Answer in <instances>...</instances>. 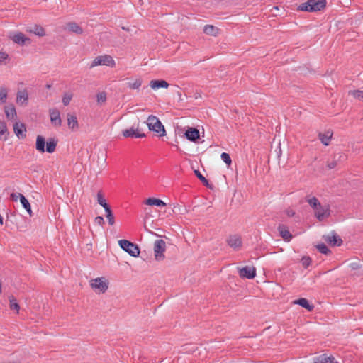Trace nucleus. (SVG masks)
I'll return each instance as SVG.
<instances>
[{"instance_id":"39448f33","label":"nucleus","mask_w":363,"mask_h":363,"mask_svg":"<svg viewBox=\"0 0 363 363\" xmlns=\"http://www.w3.org/2000/svg\"><path fill=\"white\" fill-rule=\"evenodd\" d=\"M118 245L121 249L128 252L130 256L134 257L139 256L140 248L136 244L127 240H120Z\"/></svg>"},{"instance_id":"2eb2a0df","label":"nucleus","mask_w":363,"mask_h":363,"mask_svg":"<svg viewBox=\"0 0 363 363\" xmlns=\"http://www.w3.org/2000/svg\"><path fill=\"white\" fill-rule=\"evenodd\" d=\"M228 245L234 250H238L242 245V240L240 236L237 235H231L227 240Z\"/></svg>"},{"instance_id":"49530a36","label":"nucleus","mask_w":363,"mask_h":363,"mask_svg":"<svg viewBox=\"0 0 363 363\" xmlns=\"http://www.w3.org/2000/svg\"><path fill=\"white\" fill-rule=\"evenodd\" d=\"M201 182H202V184L206 186V187H209L211 189H212V186L209 184L208 181L205 178L203 177Z\"/></svg>"},{"instance_id":"0eeeda50","label":"nucleus","mask_w":363,"mask_h":363,"mask_svg":"<svg viewBox=\"0 0 363 363\" xmlns=\"http://www.w3.org/2000/svg\"><path fill=\"white\" fill-rule=\"evenodd\" d=\"M99 65L111 66V67H115L116 63L111 55H104L95 57L90 65V68Z\"/></svg>"},{"instance_id":"dca6fc26","label":"nucleus","mask_w":363,"mask_h":363,"mask_svg":"<svg viewBox=\"0 0 363 363\" xmlns=\"http://www.w3.org/2000/svg\"><path fill=\"white\" fill-rule=\"evenodd\" d=\"M50 121L55 126L61 125V118L60 111L57 108L50 109Z\"/></svg>"},{"instance_id":"6e6552de","label":"nucleus","mask_w":363,"mask_h":363,"mask_svg":"<svg viewBox=\"0 0 363 363\" xmlns=\"http://www.w3.org/2000/svg\"><path fill=\"white\" fill-rule=\"evenodd\" d=\"M166 250V242L163 240H157L154 243V254L157 261H161L164 259V252Z\"/></svg>"},{"instance_id":"79ce46f5","label":"nucleus","mask_w":363,"mask_h":363,"mask_svg":"<svg viewBox=\"0 0 363 363\" xmlns=\"http://www.w3.org/2000/svg\"><path fill=\"white\" fill-rule=\"evenodd\" d=\"M350 267L352 270H357L362 267V265L360 264L359 262H354L350 264Z\"/></svg>"},{"instance_id":"9b49d317","label":"nucleus","mask_w":363,"mask_h":363,"mask_svg":"<svg viewBox=\"0 0 363 363\" xmlns=\"http://www.w3.org/2000/svg\"><path fill=\"white\" fill-rule=\"evenodd\" d=\"M13 131L19 139H24L26 137V128L23 123L16 122L13 124Z\"/></svg>"},{"instance_id":"a18cd8bd","label":"nucleus","mask_w":363,"mask_h":363,"mask_svg":"<svg viewBox=\"0 0 363 363\" xmlns=\"http://www.w3.org/2000/svg\"><path fill=\"white\" fill-rule=\"evenodd\" d=\"M9 57L8 54H6L4 52H0V62H4L5 60H6Z\"/></svg>"},{"instance_id":"ea45409f","label":"nucleus","mask_w":363,"mask_h":363,"mask_svg":"<svg viewBox=\"0 0 363 363\" xmlns=\"http://www.w3.org/2000/svg\"><path fill=\"white\" fill-rule=\"evenodd\" d=\"M301 262L302 264V266L306 269L308 268L311 264V259L309 257H303L301 260Z\"/></svg>"},{"instance_id":"5fc2aeb1","label":"nucleus","mask_w":363,"mask_h":363,"mask_svg":"<svg viewBox=\"0 0 363 363\" xmlns=\"http://www.w3.org/2000/svg\"><path fill=\"white\" fill-rule=\"evenodd\" d=\"M289 216H293V215H294V212L290 213H289Z\"/></svg>"},{"instance_id":"c03bdc74","label":"nucleus","mask_w":363,"mask_h":363,"mask_svg":"<svg viewBox=\"0 0 363 363\" xmlns=\"http://www.w3.org/2000/svg\"><path fill=\"white\" fill-rule=\"evenodd\" d=\"M95 223L99 225H102L104 223V220L102 216H97L94 220Z\"/></svg>"},{"instance_id":"603ef678","label":"nucleus","mask_w":363,"mask_h":363,"mask_svg":"<svg viewBox=\"0 0 363 363\" xmlns=\"http://www.w3.org/2000/svg\"><path fill=\"white\" fill-rule=\"evenodd\" d=\"M3 220H4V218H3L2 216L0 214V225H3Z\"/></svg>"},{"instance_id":"473e14b6","label":"nucleus","mask_w":363,"mask_h":363,"mask_svg":"<svg viewBox=\"0 0 363 363\" xmlns=\"http://www.w3.org/2000/svg\"><path fill=\"white\" fill-rule=\"evenodd\" d=\"M348 94L352 96L354 98L363 101V91L362 90H350Z\"/></svg>"},{"instance_id":"a19ab883","label":"nucleus","mask_w":363,"mask_h":363,"mask_svg":"<svg viewBox=\"0 0 363 363\" xmlns=\"http://www.w3.org/2000/svg\"><path fill=\"white\" fill-rule=\"evenodd\" d=\"M97 101L99 103H104L106 101V94L104 91L99 92L96 95Z\"/></svg>"},{"instance_id":"3c124183","label":"nucleus","mask_w":363,"mask_h":363,"mask_svg":"<svg viewBox=\"0 0 363 363\" xmlns=\"http://www.w3.org/2000/svg\"><path fill=\"white\" fill-rule=\"evenodd\" d=\"M18 198H19V194H15V193H11V199L14 201H16L18 200Z\"/></svg>"},{"instance_id":"e433bc0d","label":"nucleus","mask_w":363,"mask_h":363,"mask_svg":"<svg viewBox=\"0 0 363 363\" xmlns=\"http://www.w3.org/2000/svg\"><path fill=\"white\" fill-rule=\"evenodd\" d=\"M7 98V89L4 87L0 88V103L4 104L6 102Z\"/></svg>"},{"instance_id":"423d86ee","label":"nucleus","mask_w":363,"mask_h":363,"mask_svg":"<svg viewBox=\"0 0 363 363\" xmlns=\"http://www.w3.org/2000/svg\"><path fill=\"white\" fill-rule=\"evenodd\" d=\"M109 282L104 277H98L90 281V285L97 293H105L108 288Z\"/></svg>"},{"instance_id":"f704fd0d","label":"nucleus","mask_w":363,"mask_h":363,"mask_svg":"<svg viewBox=\"0 0 363 363\" xmlns=\"http://www.w3.org/2000/svg\"><path fill=\"white\" fill-rule=\"evenodd\" d=\"M9 302H10V308L11 310L16 311V312L18 313L20 306H19V304L17 303L16 299L13 296L9 297Z\"/></svg>"},{"instance_id":"c85d7f7f","label":"nucleus","mask_w":363,"mask_h":363,"mask_svg":"<svg viewBox=\"0 0 363 363\" xmlns=\"http://www.w3.org/2000/svg\"><path fill=\"white\" fill-rule=\"evenodd\" d=\"M19 199L23 207L26 210L30 216H32L31 206L28 199L21 194H19Z\"/></svg>"},{"instance_id":"20e7f679","label":"nucleus","mask_w":363,"mask_h":363,"mask_svg":"<svg viewBox=\"0 0 363 363\" xmlns=\"http://www.w3.org/2000/svg\"><path fill=\"white\" fill-rule=\"evenodd\" d=\"M147 125L150 130L157 133L160 137L165 135L164 127L156 116H150L147 120Z\"/></svg>"},{"instance_id":"2f4dec72","label":"nucleus","mask_w":363,"mask_h":363,"mask_svg":"<svg viewBox=\"0 0 363 363\" xmlns=\"http://www.w3.org/2000/svg\"><path fill=\"white\" fill-rule=\"evenodd\" d=\"M97 202L104 208V210H106V208L110 207V206L106 203V201L104 198V196L101 191H99L97 194Z\"/></svg>"},{"instance_id":"5701e85b","label":"nucleus","mask_w":363,"mask_h":363,"mask_svg":"<svg viewBox=\"0 0 363 363\" xmlns=\"http://www.w3.org/2000/svg\"><path fill=\"white\" fill-rule=\"evenodd\" d=\"M5 114L9 120H13L16 117V111L13 105H8L4 107Z\"/></svg>"},{"instance_id":"72a5a7b5","label":"nucleus","mask_w":363,"mask_h":363,"mask_svg":"<svg viewBox=\"0 0 363 363\" xmlns=\"http://www.w3.org/2000/svg\"><path fill=\"white\" fill-rule=\"evenodd\" d=\"M105 212L106 213V218L108 220V224L110 225H113L115 223V220H114V216L112 213V210H111V207L106 208Z\"/></svg>"},{"instance_id":"58836bf2","label":"nucleus","mask_w":363,"mask_h":363,"mask_svg":"<svg viewBox=\"0 0 363 363\" xmlns=\"http://www.w3.org/2000/svg\"><path fill=\"white\" fill-rule=\"evenodd\" d=\"M220 157L222 160L228 165H230L232 163L231 158L230 157V155L226 152H223L220 155Z\"/></svg>"},{"instance_id":"f257e3e1","label":"nucleus","mask_w":363,"mask_h":363,"mask_svg":"<svg viewBox=\"0 0 363 363\" xmlns=\"http://www.w3.org/2000/svg\"><path fill=\"white\" fill-rule=\"evenodd\" d=\"M306 201L314 210L315 217L319 220L323 221L324 219L330 217V210L329 205H321L318 199L315 196H307Z\"/></svg>"},{"instance_id":"c756f323","label":"nucleus","mask_w":363,"mask_h":363,"mask_svg":"<svg viewBox=\"0 0 363 363\" xmlns=\"http://www.w3.org/2000/svg\"><path fill=\"white\" fill-rule=\"evenodd\" d=\"M145 203L149 206H156L159 207H163L166 206V203L162 200L157 198H148L145 201Z\"/></svg>"},{"instance_id":"cd10ccee","label":"nucleus","mask_w":363,"mask_h":363,"mask_svg":"<svg viewBox=\"0 0 363 363\" xmlns=\"http://www.w3.org/2000/svg\"><path fill=\"white\" fill-rule=\"evenodd\" d=\"M219 29L213 25H206L203 28V33L211 36H217Z\"/></svg>"},{"instance_id":"09e8293b","label":"nucleus","mask_w":363,"mask_h":363,"mask_svg":"<svg viewBox=\"0 0 363 363\" xmlns=\"http://www.w3.org/2000/svg\"><path fill=\"white\" fill-rule=\"evenodd\" d=\"M201 182H202V184L206 186V187H209L211 189H212V186L209 184L208 181L205 178L203 177Z\"/></svg>"},{"instance_id":"c9c22d12","label":"nucleus","mask_w":363,"mask_h":363,"mask_svg":"<svg viewBox=\"0 0 363 363\" xmlns=\"http://www.w3.org/2000/svg\"><path fill=\"white\" fill-rule=\"evenodd\" d=\"M316 248L322 254L328 255L330 253V250L324 243L317 245Z\"/></svg>"},{"instance_id":"4468645a","label":"nucleus","mask_w":363,"mask_h":363,"mask_svg":"<svg viewBox=\"0 0 363 363\" xmlns=\"http://www.w3.org/2000/svg\"><path fill=\"white\" fill-rule=\"evenodd\" d=\"M123 135L125 138H144L145 136V135L144 133H139L138 129L134 128V127H131L129 129L123 130Z\"/></svg>"},{"instance_id":"a878e982","label":"nucleus","mask_w":363,"mask_h":363,"mask_svg":"<svg viewBox=\"0 0 363 363\" xmlns=\"http://www.w3.org/2000/svg\"><path fill=\"white\" fill-rule=\"evenodd\" d=\"M28 101V94L26 90L19 91L17 93L16 101L17 103H21V104H27Z\"/></svg>"},{"instance_id":"6e6d98bb","label":"nucleus","mask_w":363,"mask_h":363,"mask_svg":"<svg viewBox=\"0 0 363 363\" xmlns=\"http://www.w3.org/2000/svg\"><path fill=\"white\" fill-rule=\"evenodd\" d=\"M289 216H293V215H294V212L290 213H289Z\"/></svg>"},{"instance_id":"b1692460","label":"nucleus","mask_w":363,"mask_h":363,"mask_svg":"<svg viewBox=\"0 0 363 363\" xmlns=\"http://www.w3.org/2000/svg\"><path fill=\"white\" fill-rule=\"evenodd\" d=\"M129 81L127 82V86L130 89H139L141 86L143 80L138 77L135 79H128Z\"/></svg>"},{"instance_id":"6ab92c4d","label":"nucleus","mask_w":363,"mask_h":363,"mask_svg":"<svg viewBox=\"0 0 363 363\" xmlns=\"http://www.w3.org/2000/svg\"><path fill=\"white\" fill-rule=\"evenodd\" d=\"M293 303L299 305L301 307L308 310V311H312L314 308V306L313 304H310L308 301L305 298H300L297 300H295L293 301Z\"/></svg>"},{"instance_id":"f8f14e48","label":"nucleus","mask_w":363,"mask_h":363,"mask_svg":"<svg viewBox=\"0 0 363 363\" xmlns=\"http://www.w3.org/2000/svg\"><path fill=\"white\" fill-rule=\"evenodd\" d=\"M184 135L191 142H196L200 138L199 130L196 128H188Z\"/></svg>"},{"instance_id":"a211bd4d","label":"nucleus","mask_w":363,"mask_h":363,"mask_svg":"<svg viewBox=\"0 0 363 363\" xmlns=\"http://www.w3.org/2000/svg\"><path fill=\"white\" fill-rule=\"evenodd\" d=\"M313 363H338L332 356L322 354L313 359Z\"/></svg>"},{"instance_id":"4c0bfd02","label":"nucleus","mask_w":363,"mask_h":363,"mask_svg":"<svg viewBox=\"0 0 363 363\" xmlns=\"http://www.w3.org/2000/svg\"><path fill=\"white\" fill-rule=\"evenodd\" d=\"M72 94L69 93H65L62 96V103L65 106H67L69 104L72 99Z\"/></svg>"},{"instance_id":"bb28decb","label":"nucleus","mask_w":363,"mask_h":363,"mask_svg":"<svg viewBox=\"0 0 363 363\" xmlns=\"http://www.w3.org/2000/svg\"><path fill=\"white\" fill-rule=\"evenodd\" d=\"M67 124L69 128L72 130L77 128L78 121L77 116L71 113H67Z\"/></svg>"},{"instance_id":"7c9ffc66","label":"nucleus","mask_w":363,"mask_h":363,"mask_svg":"<svg viewBox=\"0 0 363 363\" xmlns=\"http://www.w3.org/2000/svg\"><path fill=\"white\" fill-rule=\"evenodd\" d=\"M29 32L33 33L40 37L45 36L46 34L45 29L41 26L38 25H35L29 30Z\"/></svg>"},{"instance_id":"ddd939ff","label":"nucleus","mask_w":363,"mask_h":363,"mask_svg":"<svg viewBox=\"0 0 363 363\" xmlns=\"http://www.w3.org/2000/svg\"><path fill=\"white\" fill-rule=\"evenodd\" d=\"M12 40L20 45H24L27 43H30V39L26 37L22 33H17L11 37Z\"/></svg>"},{"instance_id":"8fccbe9b","label":"nucleus","mask_w":363,"mask_h":363,"mask_svg":"<svg viewBox=\"0 0 363 363\" xmlns=\"http://www.w3.org/2000/svg\"><path fill=\"white\" fill-rule=\"evenodd\" d=\"M195 175L197 177V178L201 181L204 177L202 175V174L200 172L199 170H195L194 171Z\"/></svg>"},{"instance_id":"aec40b11","label":"nucleus","mask_w":363,"mask_h":363,"mask_svg":"<svg viewBox=\"0 0 363 363\" xmlns=\"http://www.w3.org/2000/svg\"><path fill=\"white\" fill-rule=\"evenodd\" d=\"M150 86L153 89H158L160 88H167L169 86V84L163 79L151 80Z\"/></svg>"},{"instance_id":"37998d69","label":"nucleus","mask_w":363,"mask_h":363,"mask_svg":"<svg viewBox=\"0 0 363 363\" xmlns=\"http://www.w3.org/2000/svg\"><path fill=\"white\" fill-rule=\"evenodd\" d=\"M337 164V161L336 160H333L332 162H329L327 164V167L328 169H334Z\"/></svg>"},{"instance_id":"f3484780","label":"nucleus","mask_w":363,"mask_h":363,"mask_svg":"<svg viewBox=\"0 0 363 363\" xmlns=\"http://www.w3.org/2000/svg\"><path fill=\"white\" fill-rule=\"evenodd\" d=\"M333 135V131L328 130H326L325 133H319L318 138L324 145L328 146L330 143Z\"/></svg>"},{"instance_id":"393cba45","label":"nucleus","mask_w":363,"mask_h":363,"mask_svg":"<svg viewBox=\"0 0 363 363\" xmlns=\"http://www.w3.org/2000/svg\"><path fill=\"white\" fill-rule=\"evenodd\" d=\"M67 28L70 32L78 35L83 33V29L75 22H69L67 24Z\"/></svg>"},{"instance_id":"412c9836","label":"nucleus","mask_w":363,"mask_h":363,"mask_svg":"<svg viewBox=\"0 0 363 363\" xmlns=\"http://www.w3.org/2000/svg\"><path fill=\"white\" fill-rule=\"evenodd\" d=\"M278 230L280 235L285 241H290L292 238V235L290 231L284 225H279Z\"/></svg>"},{"instance_id":"864d4df0","label":"nucleus","mask_w":363,"mask_h":363,"mask_svg":"<svg viewBox=\"0 0 363 363\" xmlns=\"http://www.w3.org/2000/svg\"><path fill=\"white\" fill-rule=\"evenodd\" d=\"M4 363H20V362H4Z\"/></svg>"},{"instance_id":"9d476101","label":"nucleus","mask_w":363,"mask_h":363,"mask_svg":"<svg viewBox=\"0 0 363 363\" xmlns=\"http://www.w3.org/2000/svg\"><path fill=\"white\" fill-rule=\"evenodd\" d=\"M239 275L242 278L254 279L256 276V269L254 267H244L239 269Z\"/></svg>"},{"instance_id":"1a4fd4ad","label":"nucleus","mask_w":363,"mask_h":363,"mask_svg":"<svg viewBox=\"0 0 363 363\" xmlns=\"http://www.w3.org/2000/svg\"><path fill=\"white\" fill-rule=\"evenodd\" d=\"M323 240L331 246H340L343 241L335 231L330 234L323 235Z\"/></svg>"},{"instance_id":"f03ea898","label":"nucleus","mask_w":363,"mask_h":363,"mask_svg":"<svg viewBox=\"0 0 363 363\" xmlns=\"http://www.w3.org/2000/svg\"><path fill=\"white\" fill-rule=\"evenodd\" d=\"M58 140L55 138H49L48 140L42 135H38L35 142V149L40 153L45 151L52 153L55 151Z\"/></svg>"},{"instance_id":"7ed1b4c3","label":"nucleus","mask_w":363,"mask_h":363,"mask_svg":"<svg viewBox=\"0 0 363 363\" xmlns=\"http://www.w3.org/2000/svg\"><path fill=\"white\" fill-rule=\"evenodd\" d=\"M326 6V0H308L298 6L303 11L314 12L323 10Z\"/></svg>"},{"instance_id":"de8ad7c7","label":"nucleus","mask_w":363,"mask_h":363,"mask_svg":"<svg viewBox=\"0 0 363 363\" xmlns=\"http://www.w3.org/2000/svg\"><path fill=\"white\" fill-rule=\"evenodd\" d=\"M201 182H202V184L206 186V187H209L211 189H212V186L209 184L208 181L205 178L203 177Z\"/></svg>"},{"instance_id":"4be33fe9","label":"nucleus","mask_w":363,"mask_h":363,"mask_svg":"<svg viewBox=\"0 0 363 363\" xmlns=\"http://www.w3.org/2000/svg\"><path fill=\"white\" fill-rule=\"evenodd\" d=\"M9 132L6 123L4 121H0V140L6 141L8 140Z\"/></svg>"}]
</instances>
